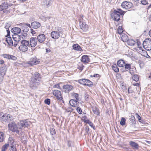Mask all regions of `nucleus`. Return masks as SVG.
Here are the masks:
<instances>
[{"instance_id": "obj_1", "label": "nucleus", "mask_w": 151, "mask_h": 151, "mask_svg": "<svg viewBox=\"0 0 151 151\" xmlns=\"http://www.w3.org/2000/svg\"><path fill=\"white\" fill-rule=\"evenodd\" d=\"M30 122L27 120L21 121L18 123L17 127L14 122H12L8 124V127L9 129L13 132H15L19 134V131L18 129H22V128L27 127L30 125Z\"/></svg>"}, {"instance_id": "obj_2", "label": "nucleus", "mask_w": 151, "mask_h": 151, "mask_svg": "<svg viewBox=\"0 0 151 151\" xmlns=\"http://www.w3.org/2000/svg\"><path fill=\"white\" fill-rule=\"evenodd\" d=\"M40 76V74L37 72L34 73V75L31 78L30 80V85L33 88L37 87L40 84L39 80H38Z\"/></svg>"}, {"instance_id": "obj_3", "label": "nucleus", "mask_w": 151, "mask_h": 151, "mask_svg": "<svg viewBox=\"0 0 151 151\" xmlns=\"http://www.w3.org/2000/svg\"><path fill=\"white\" fill-rule=\"evenodd\" d=\"M124 13V11L121 9H118L114 11V12L112 13L111 16L115 21H118L120 19V15H123Z\"/></svg>"}, {"instance_id": "obj_4", "label": "nucleus", "mask_w": 151, "mask_h": 151, "mask_svg": "<svg viewBox=\"0 0 151 151\" xmlns=\"http://www.w3.org/2000/svg\"><path fill=\"white\" fill-rule=\"evenodd\" d=\"M62 31V29L61 28L58 27H56L55 30L52 31L51 33V36L53 39H58L60 37Z\"/></svg>"}, {"instance_id": "obj_5", "label": "nucleus", "mask_w": 151, "mask_h": 151, "mask_svg": "<svg viewBox=\"0 0 151 151\" xmlns=\"http://www.w3.org/2000/svg\"><path fill=\"white\" fill-rule=\"evenodd\" d=\"M84 17L82 15H80L79 19L80 27L81 29L83 31L86 32L88 29V27L86 23L85 20L83 19Z\"/></svg>"}, {"instance_id": "obj_6", "label": "nucleus", "mask_w": 151, "mask_h": 151, "mask_svg": "<svg viewBox=\"0 0 151 151\" xmlns=\"http://www.w3.org/2000/svg\"><path fill=\"white\" fill-rule=\"evenodd\" d=\"M13 118L12 116L7 114L0 113V120L3 122H9L12 121Z\"/></svg>"}, {"instance_id": "obj_7", "label": "nucleus", "mask_w": 151, "mask_h": 151, "mask_svg": "<svg viewBox=\"0 0 151 151\" xmlns=\"http://www.w3.org/2000/svg\"><path fill=\"white\" fill-rule=\"evenodd\" d=\"M20 45L19 47L20 50L22 52H25L27 50L28 47L30 45L28 41L22 40L21 42Z\"/></svg>"}, {"instance_id": "obj_8", "label": "nucleus", "mask_w": 151, "mask_h": 151, "mask_svg": "<svg viewBox=\"0 0 151 151\" xmlns=\"http://www.w3.org/2000/svg\"><path fill=\"white\" fill-rule=\"evenodd\" d=\"M144 48L148 50H151V39H146L142 44Z\"/></svg>"}, {"instance_id": "obj_9", "label": "nucleus", "mask_w": 151, "mask_h": 151, "mask_svg": "<svg viewBox=\"0 0 151 151\" xmlns=\"http://www.w3.org/2000/svg\"><path fill=\"white\" fill-rule=\"evenodd\" d=\"M78 82L84 86H87L89 87L93 85V83L88 79L83 78L78 80Z\"/></svg>"}, {"instance_id": "obj_10", "label": "nucleus", "mask_w": 151, "mask_h": 151, "mask_svg": "<svg viewBox=\"0 0 151 151\" xmlns=\"http://www.w3.org/2000/svg\"><path fill=\"white\" fill-rule=\"evenodd\" d=\"M7 66L4 65L0 67V80H2L7 70Z\"/></svg>"}, {"instance_id": "obj_11", "label": "nucleus", "mask_w": 151, "mask_h": 151, "mask_svg": "<svg viewBox=\"0 0 151 151\" xmlns=\"http://www.w3.org/2000/svg\"><path fill=\"white\" fill-rule=\"evenodd\" d=\"M40 61L36 57L32 58L30 59V61H28L27 63L28 66H32L34 65H36L39 63Z\"/></svg>"}, {"instance_id": "obj_12", "label": "nucleus", "mask_w": 151, "mask_h": 151, "mask_svg": "<svg viewBox=\"0 0 151 151\" xmlns=\"http://www.w3.org/2000/svg\"><path fill=\"white\" fill-rule=\"evenodd\" d=\"M25 24L30 28H32L35 29L39 28L41 26V24L38 22L35 21L32 22L31 25L29 24L25 23Z\"/></svg>"}, {"instance_id": "obj_13", "label": "nucleus", "mask_w": 151, "mask_h": 151, "mask_svg": "<svg viewBox=\"0 0 151 151\" xmlns=\"http://www.w3.org/2000/svg\"><path fill=\"white\" fill-rule=\"evenodd\" d=\"M12 38L15 42L14 43V46L16 47L18 42L21 40L20 35L15 34L12 35Z\"/></svg>"}, {"instance_id": "obj_14", "label": "nucleus", "mask_w": 151, "mask_h": 151, "mask_svg": "<svg viewBox=\"0 0 151 151\" xmlns=\"http://www.w3.org/2000/svg\"><path fill=\"white\" fill-rule=\"evenodd\" d=\"M132 4L129 2L124 1L122 2L121 4L122 7L123 8L128 9L132 6Z\"/></svg>"}, {"instance_id": "obj_15", "label": "nucleus", "mask_w": 151, "mask_h": 151, "mask_svg": "<svg viewBox=\"0 0 151 151\" xmlns=\"http://www.w3.org/2000/svg\"><path fill=\"white\" fill-rule=\"evenodd\" d=\"M52 93L53 95L56 96L58 99L61 100L63 99L60 91L57 90H55L53 91Z\"/></svg>"}, {"instance_id": "obj_16", "label": "nucleus", "mask_w": 151, "mask_h": 151, "mask_svg": "<svg viewBox=\"0 0 151 151\" xmlns=\"http://www.w3.org/2000/svg\"><path fill=\"white\" fill-rule=\"evenodd\" d=\"M63 88L64 90L63 91L65 93H68L73 89V87L71 85L67 84L63 85Z\"/></svg>"}, {"instance_id": "obj_17", "label": "nucleus", "mask_w": 151, "mask_h": 151, "mask_svg": "<svg viewBox=\"0 0 151 151\" xmlns=\"http://www.w3.org/2000/svg\"><path fill=\"white\" fill-rule=\"evenodd\" d=\"M37 40L36 37H32L30 39V45L32 47L36 46L37 42Z\"/></svg>"}, {"instance_id": "obj_18", "label": "nucleus", "mask_w": 151, "mask_h": 151, "mask_svg": "<svg viewBox=\"0 0 151 151\" xmlns=\"http://www.w3.org/2000/svg\"><path fill=\"white\" fill-rule=\"evenodd\" d=\"M37 38L38 42L40 43L43 42L46 39L45 35L44 34H41L38 35Z\"/></svg>"}, {"instance_id": "obj_19", "label": "nucleus", "mask_w": 151, "mask_h": 151, "mask_svg": "<svg viewBox=\"0 0 151 151\" xmlns=\"http://www.w3.org/2000/svg\"><path fill=\"white\" fill-rule=\"evenodd\" d=\"M52 0H44L42 2L43 6L46 8H48L52 5Z\"/></svg>"}, {"instance_id": "obj_20", "label": "nucleus", "mask_w": 151, "mask_h": 151, "mask_svg": "<svg viewBox=\"0 0 151 151\" xmlns=\"http://www.w3.org/2000/svg\"><path fill=\"white\" fill-rule=\"evenodd\" d=\"M129 144L134 149L137 150L139 147V145L137 143L133 141H130L129 142Z\"/></svg>"}, {"instance_id": "obj_21", "label": "nucleus", "mask_w": 151, "mask_h": 151, "mask_svg": "<svg viewBox=\"0 0 151 151\" xmlns=\"http://www.w3.org/2000/svg\"><path fill=\"white\" fill-rule=\"evenodd\" d=\"M21 30V29L18 27H14L11 29V32L14 33V34H20Z\"/></svg>"}, {"instance_id": "obj_22", "label": "nucleus", "mask_w": 151, "mask_h": 151, "mask_svg": "<svg viewBox=\"0 0 151 151\" xmlns=\"http://www.w3.org/2000/svg\"><path fill=\"white\" fill-rule=\"evenodd\" d=\"M81 61L84 63H87L90 61L88 56L87 55H85L82 56L81 60Z\"/></svg>"}, {"instance_id": "obj_23", "label": "nucleus", "mask_w": 151, "mask_h": 151, "mask_svg": "<svg viewBox=\"0 0 151 151\" xmlns=\"http://www.w3.org/2000/svg\"><path fill=\"white\" fill-rule=\"evenodd\" d=\"M120 36L122 40L124 42H126L129 40L128 36L124 33L121 34Z\"/></svg>"}, {"instance_id": "obj_24", "label": "nucleus", "mask_w": 151, "mask_h": 151, "mask_svg": "<svg viewBox=\"0 0 151 151\" xmlns=\"http://www.w3.org/2000/svg\"><path fill=\"white\" fill-rule=\"evenodd\" d=\"M72 47L73 49L75 50L80 51H82L83 50L81 46L78 44L73 45Z\"/></svg>"}, {"instance_id": "obj_25", "label": "nucleus", "mask_w": 151, "mask_h": 151, "mask_svg": "<svg viewBox=\"0 0 151 151\" xmlns=\"http://www.w3.org/2000/svg\"><path fill=\"white\" fill-rule=\"evenodd\" d=\"M6 41L9 46H14L13 40L11 37H9L6 38Z\"/></svg>"}, {"instance_id": "obj_26", "label": "nucleus", "mask_w": 151, "mask_h": 151, "mask_svg": "<svg viewBox=\"0 0 151 151\" xmlns=\"http://www.w3.org/2000/svg\"><path fill=\"white\" fill-rule=\"evenodd\" d=\"M92 111L95 114L98 116H99L100 112L96 106H94L92 107Z\"/></svg>"}, {"instance_id": "obj_27", "label": "nucleus", "mask_w": 151, "mask_h": 151, "mask_svg": "<svg viewBox=\"0 0 151 151\" xmlns=\"http://www.w3.org/2000/svg\"><path fill=\"white\" fill-rule=\"evenodd\" d=\"M125 62L122 60H118L117 62V65L120 67H122L124 66Z\"/></svg>"}, {"instance_id": "obj_28", "label": "nucleus", "mask_w": 151, "mask_h": 151, "mask_svg": "<svg viewBox=\"0 0 151 151\" xmlns=\"http://www.w3.org/2000/svg\"><path fill=\"white\" fill-rule=\"evenodd\" d=\"M70 104L72 106L76 107L77 106V104L76 103V101H75V100H70Z\"/></svg>"}, {"instance_id": "obj_29", "label": "nucleus", "mask_w": 151, "mask_h": 151, "mask_svg": "<svg viewBox=\"0 0 151 151\" xmlns=\"http://www.w3.org/2000/svg\"><path fill=\"white\" fill-rule=\"evenodd\" d=\"M127 42L128 44L130 46H133L135 44V42L133 40H128Z\"/></svg>"}, {"instance_id": "obj_30", "label": "nucleus", "mask_w": 151, "mask_h": 151, "mask_svg": "<svg viewBox=\"0 0 151 151\" xmlns=\"http://www.w3.org/2000/svg\"><path fill=\"white\" fill-rule=\"evenodd\" d=\"M4 134L2 132H0V142H2L5 139Z\"/></svg>"}, {"instance_id": "obj_31", "label": "nucleus", "mask_w": 151, "mask_h": 151, "mask_svg": "<svg viewBox=\"0 0 151 151\" xmlns=\"http://www.w3.org/2000/svg\"><path fill=\"white\" fill-rule=\"evenodd\" d=\"M112 69L115 72L117 73L119 71V69L116 64L112 66Z\"/></svg>"}, {"instance_id": "obj_32", "label": "nucleus", "mask_w": 151, "mask_h": 151, "mask_svg": "<svg viewBox=\"0 0 151 151\" xmlns=\"http://www.w3.org/2000/svg\"><path fill=\"white\" fill-rule=\"evenodd\" d=\"M28 27L26 25L24 24V26H22V28L23 32H27L28 31L29 29Z\"/></svg>"}, {"instance_id": "obj_33", "label": "nucleus", "mask_w": 151, "mask_h": 151, "mask_svg": "<svg viewBox=\"0 0 151 151\" xmlns=\"http://www.w3.org/2000/svg\"><path fill=\"white\" fill-rule=\"evenodd\" d=\"M86 123L89 124L92 128L94 129H95V126H93V124L92 122H91L89 120L88 121H85Z\"/></svg>"}, {"instance_id": "obj_34", "label": "nucleus", "mask_w": 151, "mask_h": 151, "mask_svg": "<svg viewBox=\"0 0 151 151\" xmlns=\"http://www.w3.org/2000/svg\"><path fill=\"white\" fill-rule=\"evenodd\" d=\"M125 66L124 69H125L124 70V71L127 70L131 68V65L130 64H125V65H124Z\"/></svg>"}, {"instance_id": "obj_35", "label": "nucleus", "mask_w": 151, "mask_h": 151, "mask_svg": "<svg viewBox=\"0 0 151 151\" xmlns=\"http://www.w3.org/2000/svg\"><path fill=\"white\" fill-rule=\"evenodd\" d=\"M9 146V144H6L4 145L2 147L1 151H6Z\"/></svg>"}, {"instance_id": "obj_36", "label": "nucleus", "mask_w": 151, "mask_h": 151, "mask_svg": "<svg viewBox=\"0 0 151 151\" xmlns=\"http://www.w3.org/2000/svg\"><path fill=\"white\" fill-rule=\"evenodd\" d=\"M132 79L135 81H138L139 79L138 76L137 74L134 75L132 76Z\"/></svg>"}, {"instance_id": "obj_37", "label": "nucleus", "mask_w": 151, "mask_h": 151, "mask_svg": "<svg viewBox=\"0 0 151 151\" xmlns=\"http://www.w3.org/2000/svg\"><path fill=\"white\" fill-rule=\"evenodd\" d=\"M117 31L118 33V34H120L121 35V34L123 33H122L123 30L122 27L119 26L117 29Z\"/></svg>"}, {"instance_id": "obj_38", "label": "nucleus", "mask_w": 151, "mask_h": 151, "mask_svg": "<svg viewBox=\"0 0 151 151\" xmlns=\"http://www.w3.org/2000/svg\"><path fill=\"white\" fill-rule=\"evenodd\" d=\"M10 151H17L16 148L15 146H14L13 144L11 143V147L10 149Z\"/></svg>"}, {"instance_id": "obj_39", "label": "nucleus", "mask_w": 151, "mask_h": 151, "mask_svg": "<svg viewBox=\"0 0 151 151\" xmlns=\"http://www.w3.org/2000/svg\"><path fill=\"white\" fill-rule=\"evenodd\" d=\"M126 119L124 118H122L120 122V124L122 126L124 125L125 124Z\"/></svg>"}, {"instance_id": "obj_40", "label": "nucleus", "mask_w": 151, "mask_h": 151, "mask_svg": "<svg viewBox=\"0 0 151 151\" xmlns=\"http://www.w3.org/2000/svg\"><path fill=\"white\" fill-rule=\"evenodd\" d=\"M50 134L52 135H54L55 134V129L53 128H51L50 129Z\"/></svg>"}, {"instance_id": "obj_41", "label": "nucleus", "mask_w": 151, "mask_h": 151, "mask_svg": "<svg viewBox=\"0 0 151 151\" xmlns=\"http://www.w3.org/2000/svg\"><path fill=\"white\" fill-rule=\"evenodd\" d=\"M73 109L71 107H68L65 109V112H71L73 111Z\"/></svg>"}, {"instance_id": "obj_42", "label": "nucleus", "mask_w": 151, "mask_h": 151, "mask_svg": "<svg viewBox=\"0 0 151 151\" xmlns=\"http://www.w3.org/2000/svg\"><path fill=\"white\" fill-rule=\"evenodd\" d=\"M76 110L77 111V112H78V113L79 114H82V110L81 109V108L80 107H77L76 108Z\"/></svg>"}, {"instance_id": "obj_43", "label": "nucleus", "mask_w": 151, "mask_h": 151, "mask_svg": "<svg viewBox=\"0 0 151 151\" xmlns=\"http://www.w3.org/2000/svg\"><path fill=\"white\" fill-rule=\"evenodd\" d=\"M71 96L74 97L75 99H77L78 98V93H71Z\"/></svg>"}, {"instance_id": "obj_44", "label": "nucleus", "mask_w": 151, "mask_h": 151, "mask_svg": "<svg viewBox=\"0 0 151 151\" xmlns=\"http://www.w3.org/2000/svg\"><path fill=\"white\" fill-rule=\"evenodd\" d=\"M11 24L8 23H6L5 24V28L6 29H9V27L11 26Z\"/></svg>"}, {"instance_id": "obj_45", "label": "nucleus", "mask_w": 151, "mask_h": 151, "mask_svg": "<svg viewBox=\"0 0 151 151\" xmlns=\"http://www.w3.org/2000/svg\"><path fill=\"white\" fill-rule=\"evenodd\" d=\"M2 56L4 58H6L8 59H10V55L9 54H3Z\"/></svg>"}, {"instance_id": "obj_46", "label": "nucleus", "mask_w": 151, "mask_h": 151, "mask_svg": "<svg viewBox=\"0 0 151 151\" xmlns=\"http://www.w3.org/2000/svg\"><path fill=\"white\" fill-rule=\"evenodd\" d=\"M53 88H58L60 89H61V88L60 86V84L59 83H58L54 85L53 86Z\"/></svg>"}, {"instance_id": "obj_47", "label": "nucleus", "mask_w": 151, "mask_h": 151, "mask_svg": "<svg viewBox=\"0 0 151 151\" xmlns=\"http://www.w3.org/2000/svg\"><path fill=\"white\" fill-rule=\"evenodd\" d=\"M45 104L49 105L50 104V99H47L45 100Z\"/></svg>"}, {"instance_id": "obj_48", "label": "nucleus", "mask_w": 151, "mask_h": 151, "mask_svg": "<svg viewBox=\"0 0 151 151\" xmlns=\"http://www.w3.org/2000/svg\"><path fill=\"white\" fill-rule=\"evenodd\" d=\"M142 4L145 5L148 4V1L146 0H141V1Z\"/></svg>"}, {"instance_id": "obj_49", "label": "nucleus", "mask_w": 151, "mask_h": 151, "mask_svg": "<svg viewBox=\"0 0 151 151\" xmlns=\"http://www.w3.org/2000/svg\"><path fill=\"white\" fill-rule=\"evenodd\" d=\"M135 115L137 117L139 122H141V121L142 120L141 117L138 115L137 113H136Z\"/></svg>"}, {"instance_id": "obj_50", "label": "nucleus", "mask_w": 151, "mask_h": 151, "mask_svg": "<svg viewBox=\"0 0 151 151\" xmlns=\"http://www.w3.org/2000/svg\"><path fill=\"white\" fill-rule=\"evenodd\" d=\"M133 120H130V126L134 127L135 124H136V123H135L134 124L133 123Z\"/></svg>"}, {"instance_id": "obj_51", "label": "nucleus", "mask_w": 151, "mask_h": 151, "mask_svg": "<svg viewBox=\"0 0 151 151\" xmlns=\"http://www.w3.org/2000/svg\"><path fill=\"white\" fill-rule=\"evenodd\" d=\"M10 59L14 60H15L17 59V58L14 55H10Z\"/></svg>"}, {"instance_id": "obj_52", "label": "nucleus", "mask_w": 151, "mask_h": 151, "mask_svg": "<svg viewBox=\"0 0 151 151\" xmlns=\"http://www.w3.org/2000/svg\"><path fill=\"white\" fill-rule=\"evenodd\" d=\"M121 86L122 87V88L123 90H126V86L124 84L122 83L121 85Z\"/></svg>"}, {"instance_id": "obj_53", "label": "nucleus", "mask_w": 151, "mask_h": 151, "mask_svg": "<svg viewBox=\"0 0 151 151\" xmlns=\"http://www.w3.org/2000/svg\"><path fill=\"white\" fill-rule=\"evenodd\" d=\"M84 66L83 64H81V65L78 66V68L81 70H82L83 69Z\"/></svg>"}, {"instance_id": "obj_54", "label": "nucleus", "mask_w": 151, "mask_h": 151, "mask_svg": "<svg viewBox=\"0 0 151 151\" xmlns=\"http://www.w3.org/2000/svg\"><path fill=\"white\" fill-rule=\"evenodd\" d=\"M130 120H133V123L134 124L135 123V119L134 116L132 115L131 116V118H130Z\"/></svg>"}, {"instance_id": "obj_55", "label": "nucleus", "mask_w": 151, "mask_h": 151, "mask_svg": "<svg viewBox=\"0 0 151 151\" xmlns=\"http://www.w3.org/2000/svg\"><path fill=\"white\" fill-rule=\"evenodd\" d=\"M32 34L33 35H35V34H36V32L34 30L32 29H31L30 30Z\"/></svg>"}, {"instance_id": "obj_56", "label": "nucleus", "mask_w": 151, "mask_h": 151, "mask_svg": "<svg viewBox=\"0 0 151 151\" xmlns=\"http://www.w3.org/2000/svg\"><path fill=\"white\" fill-rule=\"evenodd\" d=\"M89 95L88 94H85V99L86 101H88V100Z\"/></svg>"}, {"instance_id": "obj_57", "label": "nucleus", "mask_w": 151, "mask_h": 151, "mask_svg": "<svg viewBox=\"0 0 151 151\" xmlns=\"http://www.w3.org/2000/svg\"><path fill=\"white\" fill-rule=\"evenodd\" d=\"M89 127L88 126H87L86 127L85 131L87 133H88V132L89 131Z\"/></svg>"}, {"instance_id": "obj_58", "label": "nucleus", "mask_w": 151, "mask_h": 151, "mask_svg": "<svg viewBox=\"0 0 151 151\" xmlns=\"http://www.w3.org/2000/svg\"><path fill=\"white\" fill-rule=\"evenodd\" d=\"M83 118V119L84 122L86 123L85 121H88V119H87V117L85 116H84Z\"/></svg>"}, {"instance_id": "obj_59", "label": "nucleus", "mask_w": 151, "mask_h": 151, "mask_svg": "<svg viewBox=\"0 0 151 151\" xmlns=\"http://www.w3.org/2000/svg\"><path fill=\"white\" fill-rule=\"evenodd\" d=\"M6 32L7 33V35H6V37H9L10 36V31H9V29H7L6 30Z\"/></svg>"}, {"instance_id": "obj_60", "label": "nucleus", "mask_w": 151, "mask_h": 151, "mask_svg": "<svg viewBox=\"0 0 151 151\" xmlns=\"http://www.w3.org/2000/svg\"><path fill=\"white\" fill-rule=\"evenodd\" d=\"M130 87H129L128 88V92L129 93H132L133 92V91L132 90H130Z\"/></svg>"}, {"instance_id": "obj_61", "label": "nucleus", "mask_w": 151, "mask_h": 151, "mask_svg": "<svg viewBox=\"0 0 151 151\" xmlns=\"http://www.w3.org/2000/svg\"><path fill=\"white\" fill-rule=\"evenodd\" d=\"M68 145L69 147H71V142L70 141H68Z\"/></svg>"}, {"instance_id": "obj_62", "label": "nucleus", "mask_w": 151, "mask_h": 151, "mask_svg": "<svg viewBox=\"0 0 151 151\" xmlns=\"http://www.w3.org/2000/svg\"><path fill=\"white\" fill-rule=\"evenodd\" d=\"M137 44L139 48H142L141 47H139L141 45V43L139 42H137Z\"/></svg>"}, {"instance_id": "obj_63", "label": "nucleus", "mask_w": 151, "mask_h": 151, "mask_svg": "<svg viewBox=\"0 0 151 151\" xmlns=\"http://www.w3.org/2000/svg\"><path fill=\"white\" fill-rule=\"evenodd\" d=\"M99 76V75L98 74H95L93 76V77H98Z\"/></svg>"}, {"instance_id": "obj_64", "label": "nucleus", "mask_w": 151, "mask_h": 151, "mask_svg": "<svg viewBox=\"0 0 151 151\" xmlns=\"http://www.w3.org/2000/svg\"><path fill=\"white\" fill-rule=\"evenodd\" d=\"M4 63V61L3 60H0V64H3Z\"/></svg>"}]
</instances>
